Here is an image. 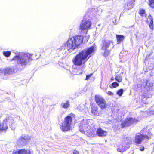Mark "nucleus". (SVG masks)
Segmentation results:
<instances>
[{"label":"nucleus","instance_id":"f257e3e1","mask_svg":"<svg viewBox=\"0 0 154 154\" xmlns=\"http://www.w3.org/2000/svg\"><path fill=\"white\" fill-rule=\"evenodd\" d=\"M94 47L92 46L88 48L79 51L72 60L73 64L78 66L85 64V62L91 57L90 54L94 52Z\"/></svg>","mask_w":154,"mask_h":154},{"label":"nucleus","instance_id":"f03ea898","mask_svg":"<svg viewBox=\"0 0 154 154\" xmlns=\"http://www.w3.org/2000/svg\"><path fill=\"white\" fill-rule=\"evenodd\" d=\"M75 114L71 113L64 118V121L60 126V128L62 131L66 132L70 131L72 121V118H75Z\"/></svg>","mask_w":154,"mask_h":154},{"label":"nucleus","instance_id":"7ed1b4c3","mask_svg":"<svg viewBox=\"0 0 154 154\" xmlns=\"http://www.w3.org/2000/svg\"><path fill=\"white\" fill-rule=\"evenodd\" d=\"M32 60V59L27 54L23 53L21 56L17 55H15L11 60V61H17L18 64H20L22 66H24L25 67L29 61Z\"/></svg>","mask_w":154,"mask_h":154},{"label":"nucleus","instance_id":"20e7f679","mask_svg":"<svg viewBox=\"0 0 154 154\" xmlns=\"http://www.w3.org/2000/svg\"><path fill=\"white\" fill-rule=\"evenodd\" d=\"M95 101L97 104L102 110L106 109L108 106L105 99L101 95L97 94L94 96Z\"/></svg>","mask_w":154,"mask_h":154},{"label":"nucleus","instance_id":"39448f33","mask_svg":"<svg viewBox=\"0 0 154 154\" xmlns=\"http://www.w3.org/2000/svg\"><path fill=\"white\" fill-rule=\"evenodd\" d=\"M138 121L135 118L128 117L121 124V127L124 128L126 127L130 126L134 123H136Z\"/></svg>","mask_w":154,"mask_h":154},{"label":"nucleus","instance_id":"423d86ee","mask_svg":"<svg viewBox=\"0 0 154 154\" xmlns=\"http://www.w3.org/2000/svg\"><path fill=\"white\" fill-rule=\"evenodd\" d=\"M152 134L150 132L149 136L146 135H143L141 134L136 135L135 137L134 142L136 144H141L143 138H146L147 140L151 138V136Z\"/></svg>","mask_w":154,"mask_h":154},{"label":"nucleus","instance_id":"0eeeda50","mask_svg":"<svg viewBox=\"0 0 154 154\" xmlns=\"http://www.w3.org/2000/svg\"><path fill=\"white\" fill-rule=\"evenodd\" d=\"M65 45L69 52H72L75 49L77 48L72 37L69 38L65 44Z\"/></svg>","mask_w":154,"mask_h":154},{"label":"nucleus","instance_id":"6e6552de","mask_svg":"<svg viewBox=\"0 0 154 154\" xmlns=\"http://www.w3.org/2000/svg\"><path fill=\"white\" fill-rule=\"evenodd\" d=\"M91 23L89 20L83 19L80 25L79 30L82 31L83 30L88 29L90 28Z\"/></svg>","mask_w":154,"mask_h":154},{"label":"nucleus","instance_id":"1a4fd4ad","mask_svg":"<svg viewBox=\"0 0 154 154\" xmlns=\"http://www.w3.org/2000/svg\"><path fill=\"white\" fill-rule=\"evenodd\" d=\"M77 48L80 46L83 42L84 37L81 35H76L72 37Z\"/></svg>","mask_w":154,"mask_h":154},{"label":"nucleus","instance_id":"9d476101","mask_svg":"<svg viewBox=\"0 0 154 154\" xmlns=\"http://www.w3.org/2000/svg\"><path fill=\"white\" fill-rule=\"evenodd\" d=\"M90 112L92 115L99 116L100 115V111L97 106L94 103L91 104L90 106Z\"/></svg>","mask_w":154,"mask_h":154},{"label":"nucleus","instance_id":"9b49d317","mask_svg":"<svg viewBox=\"0 0 154 154\" xmlns=\"http://www.w3.org/2000/svg\"><path fill=\"white\" fill-rule=\"evenodd\" d=\"M96 134L98 137H103L107 135V132L106 131H104L101 128H99L97 129Z\"/></svg>","mask_w":154,"mask_h":154},{"label":"nucleus","instance_id":"f8f14e48","mask_svg":"<svg viewBox=\"0 0 154 154\" xmlns=\"http://www.w3.org/2000/svg\"><path fill=\"white\" fill-rule=\"evenodd\" d=\"M101 49L106 50L110 45L111 41L109 40H103L102 41Z\"/></svg>","mask_w":154,"mask_h":154},{"label":"nucleus","instance_id":"ddd939ff","mask_svg":"<svg viewBox=\"0 0 154 154\" xmlns=\"http://www.w3.org/2000/svg\"><path fill=\"white\" fill-rule=\"evenodd\" d=\"M135 0H128L124 6L125 9L128 10L134 8Z\"/></svg>","mask_w":154,"mask_h":154},{"label":"nucleus","instance_id":"4468645a","mask_svg":"<svg viewBox=\"0 0 154 154\" xmlns=\"http://www.w3.org/2000/svg\"><path fill=\"white\" fill-rule=\"evenodd\" d=\"M146 22L148 24L150 29L152 30L153 29V22L152 17L151 15L148 16L146 19Z\"/></svg>","mask_w":154,"mask_h":154},{"label":"nucleus","instance_id":"2eb2a0df","mask_svg":"<svg viewBox=\"0 0 154 154\" xmlns=\"http://www.w3.org/2000/svg\"><path fill=\"white\" fill-rule=\"evenodd\" d=\"M12 154H31V153L29 150L23 149L16 151L14 150Z\"/></svg>","mask_w":154,"mask_h":154},{"label":"nucleus","instance_id":"dca6fc26","mask_svg":"<svg viewBox=\"0 0 154 154\" xmlns=\"http://www.w3.org/2000/svg\"><path fill=\"white\" fill-rule=\"evenodd\" d=\"M8 128V126L5 122L3 121L0 124V132H5Z\"/></svg>","mask_w":154,"mask_h":154},{"label":"nucleus","instance_id":"f3484780","mask_svg":"<svg viewBox=\"0 0 154 154\" xmlns=\"http://www.w3.org/2000/svg\"><path fill=\"white\" fill-rule=\"evenodd\" d=\"M4 120L6 124L8 123L9 125H12L14 123V119L10 116L6 117Z\"/></svg>","mask_w":154,"mask_h":154},{"label":"nucleus","instance_id":"a211bd4d","mask_svg":"<svg viewBox=\"0 0 154 154\" xmlns=\"http://www.w3.org/2000/svg\"><path fill=\"white\" fill-rule=\"evenodd\" d=\"M129 146H124L123 145L119 146L117 149V151L118 152H123L127 150L129 148Z\"/></svg>","mask_w":154,"mask_h":154},{"label":"nucleus","instance_id":"6ab92c4d","mask_svg":"<svg viewBox=\"0 0 154 154\" xmlns=\"http://www.w3.org/2000/svg\"><path fill=\"white\" fill-rule=\"evenodd\" d=\"M116 38L118 43H120L123 41L125 38V37L122 35H116Z\"/></svg>","mask_w":154,"mask_h":154},{"label":"nucleus","instance_id":"aec40b11","mask_svg":"<svg viewBox=\"0 0 154 154\" xmlns=\"http://www.w3.org/2000/svg\"><path fill=\"white\" fill-rule=\"evenodd\" d=\"M124 141L125 143L127 144V146H129V145L132 144V139L131 137H127L124 139Z\"/></svg>","mask_w":154,"mask_h":154},{"label":"nucleus","instance_id":"412c9836","mask_svg":"<svg viewBox=\"0 0 154 154\" xmlns=\"http://www.w3.org/2000/svg\"><path fill=\"white\" fill-rule=\"evenodd\" d=\"M70 105V102L69 100H66L65 103H62V107L65 109L68 108Z\"/></svg>","mask_w":154,"mask_h":154},{"label":"nucleus","instance_id":"4be33fe9","mask_svg":"<svg viewBox=\"0 0 154 154\" xmlns=\"http://www.w3.org/2000/svg\"><path fill=\"white\" fill-rule=\"evenodd\" d=\"M116 80L119 82H121L122 81V77L120 74L117 75L115 77Z\"/></svg>","mask_w":154,"mask_h":154},{"label":"nucleus","instance_id":"5701e85b","mask_svg":"<svg viewBox=\"0 0 154 154\" xmlns=\"http://www.w3.org/2000/svg\"><path fill=\"white\" fill-rule=\"evenodd\" d=\"M138 13L142 16H146L145 10L143 8L139 9Z\"/></svg>","mask_w":154,"mask_h":154},{"label":"nucleus","instance_id":"b1692460","mask_svg":"<svg viewBox=\"0 0 154 154\" xmlns=\"http://www.w3.org/2000/svg\"><path fill=\"white\" fill-rule=\"evenodd\" d=\"M4 72L5 75L10 74L12 72V70L11 68H7L4 70Z\"/></svg>","mask_w":154,"mask_h":154},{"label":"nucleus","instance_id":"393cba45","mask_svg":"<svg viewBox=\"0 0 154 154\" xmlns=\"http://www.w3.org/2000/svg\"><path fill=\"white\" fill-rule=\"evenodd\" d=\"M148 5L151 8L154 9V0H148Z\"/></svg>","mask_w":154,"mask_h":154},{"label":"nucleus","instance_id":"a878e982","mask_svg":"<svg viewBox=\"0 0 154 154\" xmlns=\"http://www.w3.org/2000/svg\"><path fill=\"white\" fill-rule=\"evenodd\" d=\"M119 84L116 82H114L109 85V87L111 88H116L119 86Z\"/></svg>","mask_w":154,"mask_h":154},{"label":"nucleus","instance_id":"bb28decb","mask_svg":"<svg viewBox=\"0 0 154 154\" xmlns=\"http://www.w3.org/2000/svg\"><path fill=\"white\" fill-rule=\"evenodd\" d=\"M104 51H105L103 53V55L105 57H106L109 55L110 51L109 50H108L107 49Z\"/></svg>","mask_w":154,"mask_h":154},{"label":"nucleus","instance_id":"cd10ccee","mask_svg":"<svg viewBox=\"0 0 154 154\" xmlns=\"http://www.w3.org/2000/svg\"><path fill=\"white\" fill-rule=\"evenodd\" d=\"M11 54V52L10 51H4L3 52V55L7 57H9Z\"/></svg>","mask_w":154,"mask_h":154},{"label":"nucleus","instance_id":"c85d7f7f","mask_svg":"<svg viewBox=\"0 0 154 154\" xmlns=\"http://www.w3.org/2000/svg\"><path fill=\"white\" fill-rule=\"evenodd\" d=\"M124 92L123 89L122 88L118 90L116 92V94L119 96H121L122 95Z\"/></svg>","mask_w":154,"mask_h":154},{"label":"nucleus","instance_id":"c756f323","mask_svg":"<svg viewBox=\"0 0 154 154\" xmlns=\"http://www.w3.org/2000/svg\"><path fill=\"white\" fill-rule=\"evenodd\" d=\"M84 125V124H81L79 127V131L82 133H84L85 132L84 129H83V127Z\"/></svg>","mask_w":154,"mask_h":154},{"label":"nucleus","instance_id":"7c9ffc66","mask_svg":"<svg viewBox=\"0 0 154 154\" xmlns=\"http://www.w3.org/2000/svg\"><path fill=\"white\" fill-rule=\"evenodd\" d=\"M30 139V137L26 135L21 138V140L22 141L23 140H25L26 141H28Z\"/></svg>","mask_w":154,"mask_h":154},{"label":"nucleus","instance_id":"2f4dec72","mask_svg":"<svg viewBox=\"0 0 154 154\" xmlns=\"http://www.w3.org/2000/svg\"><path fill=\"white\" fill-rule=\"evenodd\" d=\"M93 73H92L89 75H86L85 80H88L93 75Z\"/></svg>","mask_w":154,"mask_h":154},{"label":"nucleus","instance_id":"473e14b6","mask_svg":"<svg viewBox=\"0 0 154 154\" xmlns=\"http://www.w3.org/2000/svg\"><path fill=\"white\" fill-rule=\"evenodd\" d=\"M73 154H79V152L78 151L74 150L73 151Z\"/></svg>","mask_w":154,"mask_h":154},{"label":"nucleus","instance_id":"72a5a7b5","mask_svg":"<svg viewBox=\"0 0 154 154\" xmlns=\"http://www.w3.org/2000/svg\"><path fill=\"white\" fill-rule=\"evenodd\" d=\"M108 95H113V93L110 91H109L107 93Z\"/></svg>","mask_w":154,"mask_h":154},{"label":"nucleus","instance_id":"f704fd0d","mask_svg":"<svg viewBox=\"0 0 154 154\" xmlns=\"http://www.w3.org/2000/svg\"><path fill=\"white\" fill-rule=\"evenodd\" d=\"M145 148L143 146H141L140 149V151H143L144 150Z\"/></svg>","mask_w":154,"mask_h":154},{"label":"nucleus","instance_id":"c9c22d12","mask_svg":"<svg viewBox=\"0 0 154 154\" xmlns=\"http://www.w3.org/2000/svg\"><path fill=\"white\" fill-rule=\"evenodd\" d=\"M82 72V69H81V72H79L76 73V75H79V74H81Z\"/></svg>","mask_w":154,"mask_h":154},{"label":"nucleus","instance_id":"e433bc0d","mask_svg":"<svg viewBox=\"0 0 154 154\" xmlns=\"http://www.w3.org/2000/svg\"><path fill=\"white\" fill-rule=\"evenodd\" d=\"M115 78L113 77H111L110 80L111 81H112L114 80Z\"/></svg>","mask_w":154,"mask_h":154},{"label":"nucleus","instance_id":"4c0bfd02","mask_svg":"<svg viewBox=\"0 0 154 154\" xmlns=\"http://www.w3.org/2000/svg\"><path fill=\"white\" fill-rule=\"evenodd\" d=\"M150 112H152V113L153 114H154V111H151Z\"/></svg>","mask_w":154,"mask_h":154},{"label":"nucleus","instance_id":"58836bf2","mask_svg":"<svg viewBox=\"0 0 154 154\" xmlns=\"http://www.w3.org/2000/svg\"><path fill=\"white\" fill-rule=\"evenodd\" d=\"M142 87V85H140V88H141V87Z\"/></svg>","mask_w":154,"mask_h":154},{"label":"nucleus","instance_id":"ea45409f","mask_svg":"<svg viewBox=\"0 0 154 154\" xmlns=\"http://www.w3.org/2000/svg\"><path fill=\"white\" fill-rule=\"evenodd\" d=\"M79 68V70H80V69H81V70L82 69L81 68Z\"/></svg>","mask_w":154,"mask_h":154}]
</instances>
